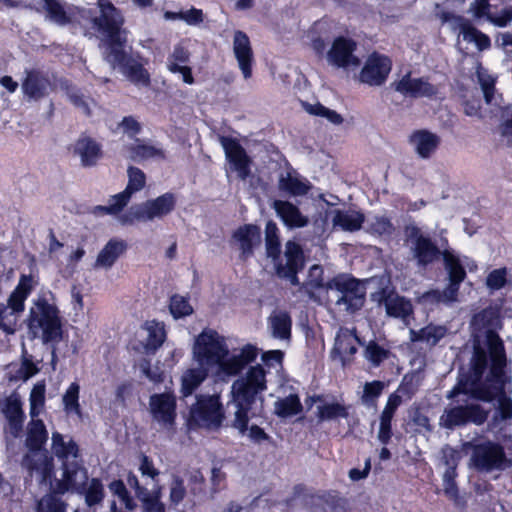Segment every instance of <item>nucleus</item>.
I'll list each match as a JSON object with an SVG mask.
<instances>
[{
    "mask_svg": "<svg viewBox=\"0 0 512 512\" xmlns=\"http://www.w3.org/2000/svg\"><path fill=\"white\" fill-rule=\"evenodd\" d=\"M99 15L92 9L78 10L81 24L98 32L105 44L104 59L112 68H119L120 72L134 85L148 87L151 83L149 72L138 60L125 49L127 44V30L123 28L124 17L112 3L99 0Z\"/></svg>",
    "mask_w": 512,
    "mask_h": 512,
    "instance_id": "nucleus-1",
    "label": "nucleus"
},
{
    "mask_svg": "<svg viewBox=\"0 0 512 512\" xmlns=\"http://www.w3.org/2000/svg\"><path fill=\"white\" fill-rule=\"evenodd\" d=\"M258 356L256 346L247 344L229 355L223 336L212 329H204L195 339L193 358L206 368L217 367L219 375L236 376Z\"/></svg>",
    "mask_w": 512,
    "mask_h": 512,
    "instance_id": "nucleus-2",
    "label": "nucleus"
},
{
    "mask_svg": "<svg viewBox=\"0 0 512 512\" xmlns=\"http://www.w3.org/2000/svg\"><path fill=\"white\" fill-rule=\"evenodd\" d=\"M507 364L489 365V372L482 380L484 372L476 375V371L460 374L458 384L449 392L448 398L460 394L471 395L485 402L497 401L495 419L509 421L512 419V399L507 395L505 386L509 378L505 373Z\"/></svg>",
    "mask_w": 512,
    "mask_h": 512,
    "instance_id": "nucleus-3",
    "label": "nucleus"
},
{
    "mask_svg": "<svg viewBox=\"0 0 512 512\" xmlns=\"http://www.w3.org/2000/svg\"><path fill=\"white\" fill-rule=\"evenodd\" d=\"M471 327L474 340L470 369L479 375L487 370L488 363L490 365L507 364L504 343L496 332L501 328L497 309L489 307L475 314Z\"/></svg>",
    "mask_w": 512,
    "mask_h": 512,
    "instance_id": "nucleus-4",
    "label": "nucleus"
},
{
    "mask_svg": "<svg viewBox=\"0 0 512 512\" xmlns=\"http://www.w3.org/2000/svg\"><path fill=\"white\" fill-rule=\"evenodd\" d=\"M266 388V372L261 365L250 367L244 376L233 382L231 394L236 407L233 427L239 433L246 431L249 419L255 415L251 412L252 405L258 399L261 400V394Z\"/></svg>",
    "mask_w": 512,
    "mask_h": 512,
    "instance_id": "nucleus-5",
    "label": "nucleus"
},
{
    "mask_svg": "<svg viewBox=\"0 0 512 512\" xmlns=\"http://www.w3.org/2000/svg\"><path fill=\"white\" fill-rule=\"evenodd\" d=\"M265 248L266 255L271 258L276 274L280 278L289 280L292 285H299L297 273L304 266V256L299 244L288 241L285 244L284 255L281 258V245L278 236V227L273 221L267 222L265 226Z\"/></svg>",
    "mask_w": 512,
    "mask_h": 512,
    "instance_id": "nucleus-6",
    "label": "nucleus"
},
{
    "mask_svg": "<svg viewBox=\"0 0 512 512\" xmlns=\"http://www.w3.org/2000/svg\"><path fill=\"white\" fill-rule=\"evenodd\" d=\"M329 300L340 310L354 313L360 310L365 302L366 289L364 284L347 274H340L326 283Z\"/></svg>",
    "mask_w": 512,
    "mask_h": 512,
    "instance_id": "nucleus-7",
    "label": "nucleus"
},
{
    "mask_svg": "<svg viewBox=\"0 0 512 512\" xmlns=\"http://www.w3.org/2000/svg\"><path fill=\"white\" fill-rule=\"evenodd\" d=\"M471 448L469 465L481 474L499 475L512 468V459L505 452L504 447L495 441L485 440L479 443H468Z\"/></svg>",
    "mask_w": 512,
    "mask_h": 512,
    "instance_id": "nucleus-8",
    "label": "nucleus"
},
{
    "mask_svg": "<svg viewBox=\"0 0 512 512\" xmlns=\"http://www.w3.org/2000/svg\"><path fill=\"white\" fill-rule=\"evenodd\" d=\"M56 306L48 303L45 298H39L30 309L28 327L35 336L41 335L43 342H58L61 340V321Z\"/></svg>",
    "mask_w": 512,
    "mask_h": 512,
    "instance_id": "nucleus-9",
    "label": "nucleus"
},
{
    "mask_svg": "<svg viewBox=\"0 0 512 512\" xmlns=\"http://www.w3.org/2000/svg\"><path fill=\"white\" fill-rule=\"evenodd\" d=\"M31 278L22 276L16 288L10 294L7 303H0V329L7 334H14L24 303L31 292Z\"/></svg>",
    "mask_w": 512,
    "mask_h": 512,
    "instance_id": "nucleus-10",
    "label": "nucleus"
},
{
    "mask_svg": "<svg viewBox=\"0 0 512 512\" xmlns=\"http://www.w3.org/2000/svg\"><path fill=\"white\" fill-rule=\"evenodd\" d=\"M175 207V198L171 193H165L156 199L130 207L122 217V223L132 224L134 221L148 222L168 215Z\"/></svg>",
    "mask_w": 512,
    "mask_h": 512,
    "instance_id": "nucleus-11",
    "label": "nucleus"
},
{
    "mask_svg": "<svg viewBox=\"0 0 512 512\" xmlns=\"http://www.w3.org/2000/svg\"><path fill=\"white\" fill-rule=\"evenodd\" d=\"M127 176L128 183L126 188L122 192L113 195L107 205L97 206L95 208L97 211L104 214L116 215L128 204L134 193L141 191L145 187L146 175L140 168L129 166Z\"/></svg>",
    "mask_w": 512,
    "mask_h": 512,
    "instance_id": "nucleus-12",
    "label": "nucleus"
},
{
    "mask_svg": "<svg viewBox=\"0 0 512 512\" xmlns=\"http://www.w3.org/2000/svg\"><path fill=\"white\" fill-rule=\"evenodd\" d=\"M487 418L488 412L479 404L465 403L446 408L440 417V425L447 429H453L467 423L481 425Z\"/></svg>",
    "mask_w": 512,
    "mask_h": 512,
    "instance_id": "nucleus-13",
    "label": "nucleus"
},
{
    "mask_svg": "<svg viewBox=\"0 0 512 512\" xmlns=\"http://www.w3.org/2000/svg\"><path fill=\"white\" fill-rule=\"evenodd\" d=\"M406 233L412 257L419 267L426 268L442 256L443 252L418 227H408Z\"/></svg>",
    "mask_w": 512,
    "mask_h": 512,
    "instance_id": "nucleus-14",
    "label": "nucleus"
},
{
    "mask_svg": "<svg viewBox=\"0 0 512 512\" xmlns=\"http://www.w3.org/2000/svg\"><path fill=\"white\" fill-rule=\"evenodd\" d=\"M29 478L35 477L39 484H51L54 474L53 457L47 450H27L20 462Z\"/></svg>",
    "mask_w": 512,
    "mask_h": 512,
    "instance_id": "nucleus-15",
    "label": "nucleus"
},
{
    "mask_svg": "<svg viewBox=\"0 0 512 512\" xmlns=\"http://www.w3.org/2000/svg\"><path fill=\"white\" fill-rule=\"evenodd\" d=\"M21 90L28 101H40L53 90L47 72L37 67L25 68L21 78Z\"/></svg>",
    "mask_w": 512,
    "mask_h": 512,
    "instance_id": "nucleus-16",
    "label": "nucleus"
},
{
    "mask_svg": "<svg viewBox=\"0 0 512 512\" xmlns=\"http://www.w3.org/2000/svg\"><path fill=\"white\" fill-rule=\"evenodd\" d=\"M190 418L198 426L218 427L221 425L223 414L218 397H197L196 403L190 410Z\"/></svg>",
    "mask_w": 512,
    "mask_h": 512,
    "instance_id": "nucleus-17",
    "label": "nucleus"
},
{
    "mask_svg": "<svg viewBox=\"0 0 512 512\" xmlns=\"http://www.w3.org/2000/svg\"><path fill=\"white\" fill-rule=\"evenodd\" d=\"M357 44L350 38L337 37L329 51L327 61L330 65L343 69H355L360 66V59L354 54Z\"/></svg>",
    "mask_w": 512,
    "mask_h": 512,
    "instance_id": "nucleus-18",
    "label": "nucleus"
},
{
    "mask_svg": "<svg viewBox=\"0 0 512 512\" xmlns=\"http://www.w3.org/2000/svg\"><path fill=\"white\" fill-rule=\"evenodd\" d=\"M371 300L378 305H384L388 316L399 318L404 322H406L413 313V306L410 300L386 288L372 293Z\"/></svg>",
    "mask_w": 512,
    "mask_h": 512,
    "instance_id": "nucleus-19",
    "label": "nucleus"
},
{
    "mask_svg": "<svg viewBox=\"0 0 512 512\" xmlns=\"http://www.w3.org/2000/svg\"><path fill=\"white\" fill-rule=\"evenodd\" d=\"M220 143L224 149L226 159L230 163L232 169L237 172L241 180H246L250 175L251 160L245 149L238 140L231 137H220Z\"/></svg>",
    "mask_w": 512,
    "mask_h": 512,
    "instance_id": "nucleus-20",
    "label": "nucleus"
},
{
    "mask_svg": "<svg viewBox=\"0 0 512 512\" xmlns=\"http://www.w3.org/2000/svg\"><path fill=\"white\" fill-rule=\"evenodd\" d=\"M441 19L444 23H451L453 28L459 29V35L468 43H474L478 50L483 51L490 47V38L480 30L472 26L466 19L451 12H442Z\"/></svg>",
    "mask_w": 512,
    "mask_h": 512,
    "instance_id": "nucleus-21",
    "label": "nucleus"
},
{
    "mask_svg": "<svg viewBox=\"0 0 512 512\" xmlns=\"http://www.w3.org/2000/svg\"><path fill=\"white\" fill-rule=\"evenodd\" d=\"M150 412L163 428L172 429L176 418V399L168 393L154 394L149 399Z\"/></svg>",
    "mask_w": 512,
    "mask_h": 512,
    "instance_id": "nucleus-22",
    "label": "nucleus"
},
{
    "mask_svg": "<svg viewBox=\"0 0 512 512\" xmlns=\"http://www.w3.org/2000/svg\"><path fill=\"white\" fill-rule=\"evenodd\" d=\"M391 71V61L387 56L373 53L371 54L361 70V82L370 86L382 85Z\"/></svg>",
    "mask_w": 512,
    "mask_h": 512,
    "instance_id": "nucleus-23",
    "label": "nucleus"
},
{
    "mask_svg": "<svg viewBox=\"0 0 512 512\" xmlns=\"http://www.w3.org/2000/svg\"><path fill=\"white\" fill-rule=\"evenodd\" d=\"M392 87L405 97H432L437 94V88L425 78H412L411 72L406 73L400 80L394 81Z\"/></svg>",
    "mask_w": 512,
    "mask_h": 512,
    "instance_id": "nucleus-24",
    "label": "nucleus"
},
{
    "mask_svg": "<svg viewBox=\"0 0 512 512\" xmlns=\"http://www.w3.org/2000/svg\"><path fill=\"white\" fill-rule=\"evenodd\" d=\"M2 413L7 420V426L4 430L6 436L19 437L23 429L25 414L22 409L21 398L17 393H13L6 398Z\"/></svg>",
    "mask_w": 512,
    "mask_h": 512,
    "instance_id": "nucleus-25",
    "label": "nucleus"
},
{
    "mask_svg": "<svg viewBox=\"0 0 512 512\" xmlns=\"http://www.w3.org/2000/svg\"><path fill=\"white\" fill-rule=\"evenodd\" d=\"M360 344L355 329L340 328L335 337L332 355L334 358L339 357L344 365L357 352V347Z\"/></svg>",
    "mask_w": 512,
    "mask_h": 512,
    "instance_id": "nucleus-26",
    "label": "nucleus"
},
{
    "mask_svg": "<svg viewBox=\"0 0 512 512\" xmlns=\"http://www.w3.org/2000/svg\"><path fill=\"white\" fill-rule=\"evenodd\" d=\"M233 52L244 78H250L252 75L253 51L249 37L243 31L237 30L234 33Z\"/></svg>",
    "mask_w": 512,
    "mask_h": 512,
    "instance_id": "nucleus-27",
    "label": "nucleus"
},
{
    "mask_svg": "<svg viewBox=\"0 0 512 512\" xmlns=\"http://www.w3.org/2000/svg\"><path fill=\"white\" fill-rule=\"evenodd\" d=\"M233 241L241 251L240 258L246 260L253 255V249L261 243L260 229L251 224L241 226L234 232Z\"/></svg>",
    "mask_w": 512,
    "mask_h": 512,
    "instance_id": "nucleus-28",
    "label": "nucleus"
},
{
    "mask_svg": "<svg viewBox=\"0 0 512 512\" xmlns=\"http://www.w3.org/2000/svg\"><path fill=\"white\" fill-rule=\"evenodd\" d=\"M63 467V478L58 482L57 490L59 493H64L69 489H80L83 488L87 482L88 475L84 467L78 464V462L71 461L64 463Z\"/></svg>",
    "mask_w": 512,
    "mask_h": 512,
    "instance_id": "nucleus-29",
    "label": "nucleus"
},
{
    "mask_svg": "<svg viewBox=\"0 0 512 512\" xmlns=\"http://www.w3.org/2000/svg\"><path fill=\"white\" fill-rule=\"evenodd\" d=\"M272 207L277 216L290 229L302 228L309 223L308 217L303 215L299 208L289 201L275 200Z\"/></svg>",
    "mask_w": 512,
    "mask_h": 512,
    "instance_id": "nucleus-30",
    "label": "nucleus"
},
{
    "mask_svg": "<svg viewBox=\"0 0 512 512\" xmlns=\"http://www.w3.org/2000/svg\"><path fill=\"white\" fill-rule=\"evenodd\" d=\"M128 158L134 162L141 163L150 159H165V151L158 145L145 142L139 138L126 146Z\"/></svg>",
    "mask_w": 512,
    "mask_h": 512,
    "instance_id": "nucleus-31",
    "label": "nucleus"
},
{
    "mask_svg": "<svg viewBox=\"0 0 512 512\" xmlns=\"http://www.w3.org/2000/svg\"><path fill=\"white\" fill-rule=\"evenodd\" d=\"M410 144L419 157L427 159L436 151L440 138L430 131L418 130L410 136Z\"/></svg>",
    "mask_w": 512,
    "mask_h": 512,
    "instance_id": "nucleus-32",
    "label": "nucleus"
},
{
    "mask_svg": "<svg viewBox=\"0 0 512 512\" xmlns=\"http://www.w3.org/2000/svg\"><path fill=\"white\" fill-rule=\"evenodd\" d=\"M74 154L80 158L82 166L91 167L96 165L102 153L100 145L95 140L81 137L75 143Z\"/></svg>",
    "mask_w": 512,
    "mask_h": 512,
    "instance_id": "nucleus-33",
    "label": "nucleus"
},
{
    "mask_svg": "<svg viewBox=\"0 0 512 512\" xmlns=\"http://www.w3.org/2000/svg\"><path fill=\"white\" fill-rule=\"evenodd\" d=\"M448 333L445 325L428 324L419 330H410L412 342H423L430 347L436 346Z\"/></svg>",
    "mask_w": 512,
    "mask_h": 512,
    "instance_id": "nucleus-34",
    "label": "nucleus"
},
{
    "mask_svg": "<svg viewBox=\"0 0 512 512\" xmlns=\"http://www.w3.org/2000/svg\"><path fill=\"white\" fill-rule=\"evenodd\" d=\"M292 319L286 311L275 310L268 318L271 335L280 340H289L291 336Z\"/></svg>",
    "mask_w": 512,
    "mask_h": 512,
    "instance_id": "nucleus-35",
    "label": "nucleus"
},
{
    "mask_svg": "<svg viewBox=\"0 0 512 512\" xmlns=\"http://www.w3.org/2000/svg\"><path fill=\"white\" fill-rule=\"evenodd\" d=\"M52 452L54 455L64 463H69L70 459L75 461L78 457V446L73 440L65 441L62 434L59 432L52 433Z\"/></svg>",
    "mask_w": 512,
    "mask_h": 512,
    "instance_id": "nucleus-36",
    "label": "nucleus"
},
{
    "mask_svg": "<svg viewBox=\"0 0 512 512\" xmlns=\"http://www.w3.org/2000/svg\"><path fill=\"white\" fill-rule=\"evenodd\" d=\"M364 222V215L353 210H335L333 212V228H339L343 231H357Z\"/></svg>",
    "mask_w": 512,
    "mask_h": 512,
    "instance_id": "nucleus-37",
    "label": "nucleus"
},
{
    "mask_svg": "<svg viewBox=\"0 0 512 512\" xmlns=\"http://www.w3.org/2000/svg\"><path fill=\"white\" fill-rule=\"evenodd\" d=\"M48 440V432L42 420L31 418L28 423L25 446L28 450H45L43 447Z\"/></svg>",
    "mask_w": 512,
    "mask_h": 512,
    "instance_id": "nucleus-38",
    "label": "nucleus"
},
{
    "mask_svg": "<svg viewBox=\"0 0 512 512\" xmlns=\"http://www.w3.org/2000/svg\"><path fill=\"white\" fill-rule=\"evenodd\" d=\"M126 244L123 241L110 240L99 252L95 261V268H110L119 256L125 251Z\"/></svg>",
    "mask_w": 512,
    "mask_h": 512,
    "instance_id": "nucleus-39",
    "label": "nucleus"
},
{
    "mask_svg": "<svg viewBox=\"0 0 512 512\" xmlns=\"http://www.w3.org/2000/svg\"><path fill=\"white\" fill-rule=\"evenodd\" d=\"M209 369L200 366L198 368L188 369L182 375L181 393L184 397L190 396L198 386L207 378Z\"/></svg>",
    "mask_w": 512,
    "mask_h": 512,
    "instance_id": "nucleus-40",
    "label": "nucleus"
},
{
    "mask_svg": "<svg viewBox=\"0 0 512 512\" xmlns=\"http://www.w3.org/2000/svg\"><path fill=\"white\" fill-rule=\"evenodd\" d=\"M311 183L297 175L287 173L279 180V189L287 192L292 196H303L306 195L311 189Z\"/></svg>",
    "mask_w": 512,
    "mask_h": 512,
    "instance_id": "nucleus-41",
    "label": "nucleus"
},
{
    "mask_svg": "<svg viewBox=\"0 0 512 512\" xmlns=\"http://www.w3.org/2000/svg\"><path fill=\"white\" fill-rule=\"evenodd\" d=\"M323 273V268L320 265H313L310 267L307 279L300 287V290L305 292L310 299L317 300L315 294L316 290H326Z\"/></svg>",
    "mask_w": 512,
    "mask_h": 512,
    "instance_id": "nucleus-42",
    "label": "nucleus"
},
{
    "mask_svg": "<svg viewBox=\"0 0 512 512\" xmlns=\"http://www.w3.org/2000/svg\"><path fill=\"white\" fill-rule=\"evenodd\" d=\"M444 267L448 274V281L456 284H461L465 277L466 271L458 257H456L452 252L445 250L442 253Z\"/></svg>",
    "mask_w": 512,
    "mask_h": 512,
    "instance_id": "nucleus-43",
    "label": "nucleus"
},
{
    "mask_svg": "<svg viewBox=\"0 0 512 512\" xmlns=\"http://www.w3.org/2000/svg\"><path fill=\"white\" fill-rule=\"evenodd\" d=\"M302 404L298 395L290 394L280 398L274 403V412L281 418H288L299 414L302 411Z\"/></svg>",
    "mask_w": 512,
    "mask_h": 512,
    "instance_id": "nucleus-44",
    "label": "nucleus"
},
{
    "mask_svg": "<svg viewBox=\"0 0 512 512\" xmlns=\"http://www.w3.org/2000/svg\"><path fill=\"white\" fill-rule=\"evenodd\" d=\"M460 284L449 282L442 291L432 290L423 295V298L430 303H442L449 305L457 301Z\"/></svg>",
    "mask_w": 512,
    "mask_h": 512,
    "instance_id": "nucleus-45",
    "label": "nucleus"
},
{
    "mask_svg": "<svg viewBox=\"0 0 512 512\" xmlns=\"http://www.w3.org/2000/svg\"><path fill=\"white\" fill-rule=\"evenodd\" d=\"M43 9L46 11V17L59 26H65L71 23V17L68 15L63 5L58 0H41Z\"/></svg>",
    "mask_w": 512,
    "mask_h": 512,
    "instance_id": "nucleus-46",
    "label": "nucleus"
},
{
    "mask_svg": "<svg viewBox=\"0 0 512 512\" xmlns=\"http://www.w3.org/2000/svg\"><path fill=\"white\" fill-rule=\"evenodd\" d=\"M147 336L145 338V348L147 351H155L165 340V330L161 323L151 321L145 324Z\"/></svg>",
    "mask_w": 512,
    "mask_h": 512,
    "instance_id": "nucleus-47",
    "label": "nucleus"
},
{
    "mask_svg": "<svg viewBox=\"0 0 512 512\" xmlns=\"http://www.w3.org/2000/svg\"><path fill=\"white\" fill-rule=\"evenodd\" d=\"M384 389L385 384L382 381L374 380L366 382L360 397L361 403L367 408H375L377 406V400L382 395Z\"/></svg>",
    "mask_w": 512,
    "mask_h": 512,
    "instance_id": "nucleus-48",
    "label": "nucleus"
},
{
    "mask_svg": "<svg viewBox=\"0 0 512 512\" xmlns=\"http://www.w3.org/2000/svg\"><path fill=\"white\" fill-rule=\"evenodd\" d=\"M348 415V407L337 402L324 403L317 406V418L319 421H331L337 418H347Z\"/></svg>",
    "mask_w": 512,
    "mask_h": 512,
    "instance_id": "nucleus-49",
    "label": "nucleus"
},
{
    "mask_svg": "<svg viewBox=\"0 0 512 512\" xmlns=\"http://www.w3.org/2000/svg\"><path fill=\"white\" fill-rule=\"evenodd\" d=\"M66 506L57 490L46 494L38 501L36 512H66Z\"/></svg>",
    "mask_w": 512,
    "mask_h": 512,
    "instance_id": "nucleus-50",
    "label": "nucleus"
},
{
    "mask_svg": "<svg viewBox=\"0 0 512 512\" xmlns=\"http://www.w3.org/2000/svg\"><path fill=\"white\" fill-rule=\"evenodd\" d=\"M79 393H80V386L78 383L73 382L69 385L67 390L65 391L62 402L64 411L68 414L74 413L77 415L81 414V408L79 404Z\"/></svg>",
    "mask_w": 512,
    "mask_h": 512,
    "instance_id": "nucleus-51",
    "label": "nucleus"
},
{
    "mask_svg": "<svg viewBox=\"0 0 512 512\" xmlns=\"http://www.w3.org/2000/svg\"><path fill=\"white\" fill-rule=\"evenodd\" d=\"M46 386L44 382L36 383L30 393V417L36 418L41 413L45 405Z\"/></svg>",
    "mask_w": 512,
    "mask_h": 512,
    "instance_id": "nucleus-52",
    "label": "nucleus"
},
{
    "mask_svg": "<svg viewBox=\"0 0 512 512\" xmlns=\"http://www.w3.org/2000/svg\"><path fill=\"white\" fill-rule=\"evenodd\" d=\"M367 229L370 233L379 236L391 235L394 232L392 222L385 216L370 217L367 221Z\"/></svg>",
    "mask_w": 512,
    "mask_h": 512,
    "instance_id": "nucleus-53",
    "label": "nucleus"
},
{
    "mask_svg": "<svg viewBox=\"0 0 512 512\" xmlns=\"http://www.w3.org/2000/svg\"><path fill=\"white\" fill-rule=\"evenodd\" d=\"M304 109L312 115L326 118L329 122L339 125L343 122V118L336 111L331 110L320 103L316 104H304Z\"/></svg>",
    "mask_w": 512,
    "mask_h": 512,
    "instance_id": "nucleus-54",
    "label": "nucleus"
},
{
    "mask_svg": "<svg viewBox=\"0 0 512 512\" xmlns=\"http://www.w3.org/2000/svg\"><path fill=\"white\" fill-rule=\"evenodd\" d=\"M478 82L481 86L485 101L487 104H491L494 98L495 92V80L487 73L483 68L477 70Z\"/></svg>",
    "mask_w": 512,
    "mask_h": 512,
    "instance_id": "nucleus-55",
    "label": "nucleus"
},
{
    "mask_svg": "<svg viewBox=\"0 0 512 512\" xmlns=\"http://www.w3.org/2000/svg\"><path fill=\"white\" fill-rule=\"evenodd\" d=\"M456 471L455 468L449 467L444 475H443V490L445 495L454 501V503H459V494L458 488L455 482Z\"/></svg>",
    "mask_w": 512,
    "mask_h": 512,
    "instance_id": "nucleus-56",
    "label": "nucleus"
},
{
    "mask_svg": "<svg viewBox=\"0 0 512 512\" xmlns=\"http://www.w3.org/2000/svg\"><path fill=\"white\" fill-rule=\"evenodd\" d=\"M38 372L39 368L37 367V364L34 363L32 356L29 355L27 351L23 350L22 362L19 370L17 371V378L26 381Z\"/></svg>",
    "mask_w": 512,
    "mask_h": 512,
    "instance_id": "nucleus-57",
    "label": "nucleus"
},
{
    "mask_svg": "<svg viewBox=\"0 0 512 512\" xmlns=\"http://www.w3.org/2000/svg\"><path fill=\"white\" fill-rule=\"evenodd\" d=\"M169 308L174 318L190 315L193 311L189 302L180 295H174L171 297Z\"/></svg>",
    "mask_w": 512,
    "mask_h": 512,
    "instance_id": "nucleus-58",
    "label": "nucleus"
},
{
    "mask_svg": "<svg viewBox=\"0 0 512 512\" xmlns=\"http://www.w3.org/2000/svg\"><path fill=\"white\" fill-rule=\"evenodd\" d=\"M507 268H499L492 270L486 278V286L490 290H500L507 284Z\"/></svg>",
    "mask_w": 512,
    "mask_h": 512,
    "instance_id": "nucleus-59",
    "label": "nucleus"
},
{
    "mask_svg": "<svg viewBox=\"0 0 512 512\" xmlns=\"http://www.w3.org/2000/svg\"><path fill=\"white\" fill-rule=\"evenodd\" d=\"M364 355L372 365L378 366L388 357V351L376 342H369L365 348Z\"/></svg>",
    "mask_w": 512,
    "mask_h": 512,
    "instance_id": "nucleus-60",
    "label": "nucleus"
},
{
    "mask_svg": "<svg viewBox=\"0 0 512 512\" xmlns=\"http://www.w3.org/2000/svg\"><path fill=\"white\" fill-rule=\"evenodd\" d=\"M104 497L103 485L99 479L93 478L88 486L85 494L87 505L92 506L102 501Z\"/></svg>",
    "mask_w": 512,
    "mask_h": 512,
    "instance_id": "nucleus-61",
    "label": "nucleus"
},
{
    "mask_svg": "<svg viewBox=\"0 0 512 512\" xmlns=\"http://www.w3.org/2000/svg\"><path fill=\"white\" fill-rule=\"evenodd\" d=\"M500 134L505 143L512 147V105L508 106L502 114Z\"/></svg>",
    "mask_w": 512,
    "mask_h": 512,
    "instance_id": "nucleus-62",
    "label": "nucleus"
},
{
    "mask_svg": "<svg viewBox=\"0 0 512 512\" xmlns=\"http://www.w3.org/2000/svg\"><path fill=\"white\" fill-rule=\"evenodd\" d=\"M186 489L183 480L178 476H173L170 485V501L174 505H178L185 497Z\"/></svg>",
    "mask_w": 512,
    "mask_h": 512,
    "instance_id": "nucleus-63",
    "label": "nucleus"
},
{
    "mask_svg": "<svg viewBox=\"0 0 512 512\" xmlns=\"http://www.w3.org/2000/svg\"><path fill=\"white\" fill-rule=\"evenodd\" d=\"M109 489L113 494L118 496L127 509H132L134 507L133 501L128 494L125 484L121 480L111 482Z\"/></svg>",
    "mask_w": 512,
    "mask_h": 512,
    "instance_id": "nucleus-64",
    "label": "nucleus"
}]
</instances>
